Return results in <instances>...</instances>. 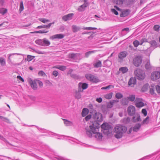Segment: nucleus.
<instances>
[{
    "label": "nucleus",
    "instance_id": "obj_1",
    "mask_svg": "<svg viewBox=\"0 0 160 160\" xmlns=\"http://www.w3.org/2000/svg\"><path fill=\"white\" fill-rule=\"evenodd\" d=\"M127 130V128L125 126L121 125L116 126L114 128V131L116 134L115 137L117 138H120L122 136V134Z\"/></svg>",
    "mask_w": 160,
    "mask_h": 160
},
{
    "label": "nucleus",
    "instance_id": "obj_2",
    "mask_svg": "<svg viewBox=\"0 0 160 160\" xmlns=\"http://www.w3.org/2000/svg\"><path fill=\"white\" fill-rule=\"evenodd\" d=\"M99 125L98 124L97 126L94 125V124H93L92 125L89 126L90 129L91 130L92 133L95 134V137L99 139H102V135L101 133L98 132V129L99 127L98 126Z\"/></svg>",
    "mask_w": 160,
    "mask_h": 160
},
{
    "label": "nucleus",
    "instance_id": "obj_3",
    "mask_svg": "<svg viewBox=\"0 0 160 160\" xmlns=\"http://www.w3.org/2000/svg\"><path fill=\"white\" fill-rule=\"evenodd\" d=\"M134 74L137 77V79L142 80L145 77V74L144 71L140 69H138L134 71Z\"/></svg>",
    "mask_w": 160,
    "mask_h": 160
},
{
    "label": "nucleus",
    "instance_id": "obj_4",
    "mask_svg": "<svg viewBox=\"0 0 160 160\" xmlns=\"http://www.w3.org/2000/svg\"><path fill=\"white\" fill-rule=\"evenodd\" d=\"M35 43L40 45L47 46L50 44V42L46 38H44L42 39H39L35 41Z\"/></svg>",
    "mask_w": 160,
    "mask_h": 160
},
{
    "label": "nucleus",
    "instance_id": "obj_5",
    "mask_svg": "<svg viewBox=\"0 0 160 160\" xmlns=\"http://www.w3.org/2000/svg\"><path fill=\"white\" fill-rule=\"evenodd\" d=\"M86 78L92 82L97 83L100 81V80L97 77L91 74H87L85 75Z\"/></svg>",
    "mask_w": 160,
    "mask_h": 160
},
{
    "label": "nucleus",
    "instance_id": "obj_6",
    "mask_svg": "<svg viewBox=\"0 0 160 160\" xmlns=\"http://www.w3.org/2000/svg\"><path fill=\"white\" fill-rule=\"evenodd\" d=\"M142 59L141 56H138L135 57L133 59V63L136 67L140 66L142 63Z\"/></svg>",
    "mask_w": 160,
    "mask_h": 160
},
{
    "label": "nucleus",
    "instance_id": "obj_7",
    "mask_svg": "<svg viewBox=\"0 0 160 160\" xmlns=\"http://www.w3.org/2000/svg\"><path fill=\"white\" fill-rule=\"evenodd\" d=\"M101 128L104 130L103 132L106 134L108 135L110 133L109 130L111 128V126L107 123H104L101 125Z\"/></svg>",
    "mask_w": 160,
    "mask_h": 160
},
{
    "label": "nucleus",
    "instance_id": "obj_8",
    "mask_svg": "<svg viewBox=\"0 0 160 160\" xmlns=\"http://www.w3.org/2000/svg\"><path fill=\"white\" fill-rule=\"evenodd\" d=\"M94 114L93 115V117L94 120L98 122H101L103 120L102 114L99 113L97 112L94 110Z\"/></svg>",
    "mask_w": 160,
    "mask_h": 160
},
{
    "label": "nucleus",
    "instance_id": "obj_9",
    "mask_svg": "<svg viewBox=\"0 0 160 160\" xmlns=\"http://www.w3.org/2000/svg\"><path fill=\"white\" fill-rule=\"evenodd\" d=\"M160 78V72L158 71H154L151 74V78L152 80H157Z\"/></svg>",
    "mask_w": 160,
    "mask_h": 160
},
{
    "label": "nucleus",
    "instance_id": "obj_10",
    "mask_svg": "<svg viewBox=\"0 0 160 160\" xmlns=\"http://www.w3.org/2000/svg\"><path fill=\"white\" fill-rule=\"evenodd\" d=\"M127 111L129 116H133L135 114L136 111L135 108L132 105L130 106L128 108Z\"/></svg>",
    "mask_w": 160,
    "mask_h": 160
},
{
    "label": "nucleus",
    "instance_id": "obj_11",
    "mask_svg": "<svg viewBox=\"0 0 160 160\" xmlns=\"http://www.w3.org/2000/svg\"><path fill=\"white\" fill-rule=\"evenodd\" d=\"M89 5L88 2H87V0H84V3L82 5L80 6L78 9V10L79 12L84 11L86 8Z\"/></svg>",
    "mask_w": 160,
    "mask_h": 160
},
{
    "label": "nucleus",
    "instance_id": "obj_12",
    "mask_svg": "<svg viewBox=\"0 0 160 160\" xmlns=\"http://www.w3.org/2000/svg\"><path fill=\"white\" fill-rule=\"evenodd\" d=\"M140 99L138 98H136L135 101L136 106L138 108H140L144 106L145 104L144 102L140 101Z\"/></svg>",
    "mask_w": 160,
    "mask_h": 160
},
{
    "label": "nucleus",
    "instance_id": "obj_13",
    "mask_svg": "<svg viewBox=\"0 0 160 160\" xmlns=\"http://www.w3.org/2000/svg\"><path fill=\"white\" fill-rule=\"evenodd\" d=\"M78 88L79 92H82L83 90L85 89L88 87V84L86 83H79L78 84Z\"/></svg>",
    "mask_w": 160,
    "mask_h": 160
},
{
    "label": "nucleus",
    "instance_id": "obj_14",
    "mask_svg": "<svg viewBox=\"0 0 160 160\" xmlns=\"http://www.w3.org/2000/svg\"><path fill=\"white\" fill-rule=\"evenodd\" d=\"M136 83V79L135 77H131L129 79L128 84L131 87H133L134 85H135Z\"/></svg>",
    "mask_w": 160,
    "mask_h": 160
},
{
    "label": "nucleus",
    "instance_id": "obj_15",
    "mask_svg": "<svg viewBox=\"0 0 160 160\" xmlns=\"http://www.w3.org/2000/svg\"><path fill=\"white\" fill-rule=\"evenodd\" d=\"M64 37V35L63 34H57L51 36L50 39L54 40L55 39H61Z\"/></svg>",
    "mask_w": 160,
    "mask_h": 160
},
{
    "label": "nucleus",
    "instance_id": "obj_16",
    "mask_svg": "<svg viewBox=\"0 0 160 160\" xmlns=\"http://www.w3.org/2000/svg\"><path fill=\"white\" fill-rule=\"evenodd\" d=\"M130 12V10L128 9L123 10L120 14V16L121 17H125L128 16Z\"/></svg>",
    "mask_w": 160,
    "mask_h": 160
},
{
    "label": "nucleus",
    "instance_id": "obj_17",
    "mask_svg": "<svg viewBox=\"0 0 160 160\" xmlns=\"http://www.w3.org/2000/svg\"><path fill=\"white\" fill-rule=\"evenodd\" d=\"M73 15V13L68 14L63 16L62 18V19L65 21H66L68 20H71L72 19V17Z\"/></svg>",
    "mask_w": 160,
    "mask_h": 160
},
{
    "label": "nucleus",
    "instance_id": "obj_18",
    "mask_svg": "<svg viewBox=\"0 0 160 160\" xmlns=\"http://www.w3.org/2000/svg\"><path fill=\"white\" fill-rule=\"evenodd\" d=\"M73 71V70L72 69H70L68 72V74H69L70 75V76L72 78L76 79H78L80 78V77L77 75L76 74H73L72 73V72Z\"/></svg>",
    "mask_w": 160,
    "mask_h": 160
},
{
    "label": "nucleus",
    "instance_id": "obj_19",
    "mask_svg": "<svg viewBox=\"0 0 160 160\" xmlns=\"http://www.w3.org/2000/svg\"><path fill=\"white\" fill-rule=\"evenodd\" d=\"M128 54L127 52L126 51H122L120 52L118 54V58L121 60H122L123 58H125Z\"/></svg>",
    "mask_w": 160,
    "mask_h": 160
},
{
    "label": "nucleus",
    "instance_id": "obj_20",
    "mask_svg": "<svg viewBox=\"0 0 160 160\" xmlns=\"http://www.w3.org/2000/svg\"><path fill=\"white\" fill-rule=\"evenodd\" d=\"M93 66L94 68H98L102 67L101 62L99 60H97V61L93 64Z\"/></svg>",
    "mask_w": 160,
    "mask_h": 160
},
{
    "label": "nucleus",
    "instance_id": "obj_21",
    "mask_svg": "<svg viewBox=\"0 0 160 160\" xmlns=\"http://www.w3.org/2000/svg\"><path fill=\"white\" fill-rule=\"evenodd\" d=\"M89 110L88 108H84L82 112V117L86 116L88 113Z\"/></svg>",
    "mask_w": 160,
    "mask_h": 160
},
{
    "label": "nucleus",
    "instance_id": "obj_22",
    "mask_svg": "<svg viewBox=\"0 0 160 160\" xmlns=\"http://www.w3.org/2000/svg\"><path fill=\"white\" fill-rule=\"evenodd\" d=\"M141 128V125L140 123H138L135 125L133 128V130L134 132H137Z\"/></svg>",
    "mask_w": 160,
    "mask_h": 160
},
{
    "label": "nucleus",
    "instance_id": "obj_23",
    "mask_svg": "<svg viewBox=\"0 0 160 160\" xmlns=\"http://www.w3.org/2000/svg\"><path fill=\"white\" fill-rule=\"evenodd\" d=\"M97 50H93L92 51H89L88 52H86L85 54V58H88L89 56L92 53H95L96 51H97Z\"/></svg>",
    "mask_w": 160,
    "mask_h": 160
},
{
    "label": "nucleus",
    "instance_id": "obj_24",
    "mask_svg": "<svg viewBox=\"0 0 160 160\" xmlns=\"http://www.w3.org/2000/svg\"><path fill=\"white\" fill-rule=\"evenodd\" d=\"M72 30L74 32H77L80 29V28L76 25H73L72 26Z\"/></svg>",
    "mask_w": 160,
    "mask_h": 160
},
{
    "label": "nucleus",
    "instance_id": "obj_25",
    "mask_svg": "<svg viewBox=\"0 0 160 160\" xmlns=\"http://www.w3.org/2000/svg\"><path fill=\"white\" fill-rule=\"evenodd\" d=\"M145 68L148 70H150L152 69V66L150 63L149 61H148L145 64Z\"/></svg>",
    "mask_w": 160,
    "mask_h": 160
},
{
    "label": "nucleus",
    "instance_id": "obj_26",
    "mask_svg": "<svg viewBox=\"0 0 160 160\" xmlns=\"http://www.w3.org/2000/svg\"><path fill=\"white\" fill-rule=\"evenodd\" d=\"M128 69L126 67H122L119 69V71L122 72V73H125L128 71Z\"/></svg>",
    "mask_w": 160,
    "mask_h": 160
},
{
    "label": "nucleus",
    "instance_id": "obj_27",
    "mask_svg": "<svg viewBox=\"0 0 160 160\" xmlns=\"http://www.w3.org/2000/svg\"><path fill=\"white\" fill-rule=\"evenodd\" d=\"M131 120L130 118L128 117L127 118H124L122 120V122L124 124H127L130 122Z\"/></svg>",
    "mask_w": 160,
    "mask_h": 160
},
{
    "label": "nucleus",
    "instance_id": "obj_28",
    "mask_svg": "<svg viewBox=\"0 0 160 160\" xmlns=\"http://www.w3.org/2000/svg\"><path fill=\"white\" fill-rule=\"evenodd\" d=\"M121 102L123 105H128V99L125 98H123L121 100Z\"/></svg>",
    "mask_w": 160,
    "mask_h": 160
},
{
    "label": "nucleus",
    "instance_id": "obj_29",
    "mask_svg": "<svg viewBox=\"0 0 160 160\" xmlns=\"http://www.w3.org/2000/svg\"><path fill=\"white\" fill-rule=\"evenodd\" d=\"M80 92H79V89L78 90V91H76L75 92V98L78 99H79L81 98V95L80 93Z\"/></svg>",
    "mask_w": 160,
    "mask_h": 160
},
{
    "label": "nucleus",
    "instance_id": "obj_30",
    "mask_svg": "<svg viewBox=\"0 0 160 160\" xmlns=\"http://www.w3.org/2000/svg\"><path fill=\"white\" fill-rule=\"evenodd\" d=\"M128 100L131 102L134 101L135 99V95H131L128 97Z\"/></svg>",
    "mask_w": 160,
    "mask_h": 160
},
{
    "label": "nucleus",
    "instance_id": "obj_31",
    "mask_svg": "<svg viewBox=\"0 0 160 160\" xmlns=\"http://www.w3.org/2000/svg\"><path fill=\"white\" fill-rule=\"evenodd\" d=\"M48 30H39L37 31H35L32 32H31V33H46L48 32Z\"/></svg>",
    "mask_w": 160,
    "mask_h": 160
},
{
    "label": "nucleus",
    "instance_id": "obj_32",
    "mask_svg": "<svg viewBox=\"0 0 160 160\" xmlns=\"http://www.w3.org/2000/svg\"><path fill=\"white\" fill-rule=\"evenodd\" d=\"M112 92H110L109 93L105 95L104 97L107 99H110L112 97Z\"/></svg>",
    "mask_w": 160,
    "mask_h": 160
},
{
    "label": "nucleus",
    "instance_id": "obj_33",
    "mask_svg": "<svg viewBox=\"0 0 160 160\" xmlns=\"http://www.w3.org/2000/svg\"><path fill=\"white\" fill-rule=\"evenodd\" d=\"M7 12V9L6 8H2L0 9V13L2 15H4Z\"/></svg>",
    "mask_w": 160,
    "mask_h": 160
},
{
    "label": "nucleus",
    "instance_id": "obj_34",
    "mask_svg": "<svg viewBox=\"0 0 160 160\" xmlns=\"http://www.w3.org/2000/svg\"><path fill=\"white\" fill-rule=\"evenodd\" d=\"M54 68H58L61 71H64L66 69V67L64 66H61L58 67H55Z\"/></svg>",
    "mask_w": 160,
    "mask_h": 160
},
{
    "label": "nucleus",
    "instance_id": "obj_35",
    "mask_svg": "<svg viewBox=\"0 0 160 160\" xmlns=\"http://www.w3.org/2000/svg\"><path fill=\"white\" fill-rule=\"evenodd\" d=\"M0 118L3 121L6 122H7L8 123H10V120H9V119L0 116Z\"/></svg>",
    "mask_w": 160,
    "mask_h": 160
},
{
    "label": "nucleus",
    "instance_id": "obj_36",
    "mask_svg": "<svg viewBox=\"0 0 160 160\" xmlns=\"http://www.w3.org/2000/svg\"><path fill=\"white\" fill-rule=\"evenodd\" d=\"M123 95L119 92H117L115 95L116 98L118 99H121L123 97Z\"/></svg>",
    "mask_w": 160,
    "mask_h": 160
},
{
    "label": "nucleus",
    "instance_id": "obj_37",
    "mask_svg": "<svg viewBox=\"0 0 160 160\" xmlns=\"http://www.w3.org/2000/svg\"><path fill=\"white\" fill-rule=\"evenodd\" d=\"M0 63L2 66H4L5 65V61L3 58H0Z\"/></svg>",
    "mask_w": 160,
    "mask_h": 160
},
{
    "label": "nucleus",
    "instance_id": "obj_38",
    "mask_svg": "<svg viewBox=\"0 0 160 160\" xmlns=\"http://www.w3.org/2000/svg\"><path fill=\"white\" fill-rule=\"evenodd\" d=\"M86 134L90 138H91L92 136V132L91 130L90 129V130H88L87 129H86Z\"/></svg>",
    "mask_w": 160,
    "mask_h": 160
},
{
    "label": "nucleus",
    "instance_id": "obj_39",
    "mask_svg": "<svg viewBox=\"0 0 160 160\" xmlns=\"http://www.w3.org/2000/svg\"><path fill=\"white\" fill-rule=\"evenodd\" d=\"M63 120H64V123L66 126H68L71 125L72 122H71L65 119H64Z\"/></svg>",
    "mask_w": 160,
    "mask_h": 160
},
{
    "label": "nucleus",
    "instance_id": "obj_40",
    "mask_svg": "<svg viewBox=\"0 0 160 160\" xmlns=\"http://www.w3.org/2000/svg\"><path fill=\"white\" fill-rule=\"evenodd\" d=\"M35 57V56H31L30 55H28L27 56V58L26 59H27V60L29 62L30 61L32 60Z\"/></svg>",
    "mask_w": 160,
    "mask_h": 160
},
{
    "label": "nucleus",
    "instance_id": "obj_41",
    "mask_svg": "<svg viewBox=\"0 0 160 160\" xmlns=\"http://www.w3.org/2000/svg\"><path fill=\"white\" fill-rule=\"evenodd\" d=\"M125 0H116V3L117 5H122L124 2Z\"/></svg>",
    "mask_w": 160,
    "mask_h": 160
},
{
    "label": "nucleus",
    "instance_id": "obj_42",
    "mask_svg": "<svg viewBox=\"0 0 160 160\" xmlns=\"http://www.w3.org/2000/svg\"><path fill=\"white\" fill-rule=\"evenodd\" d=\"M149 43L151 44V45L153 47H157V43L155 40H152Z\"/></svg>",
    "mask_w": 160,
    "mask_h": 160
},
{
    "label": "nucleus",
    "instance_id": "obj_43",
    "mask_svg": "<svg viewBox=\"0 0 160 160\" xmlns=\"http://www.w3.org/2000/svg\"><path fill=\"white\" fill-rule=\"evenodd\" d=\"M39 20L43 23H45L46 22H50V20L46 19L44 18H40L39 19Z\"/></svg>",
    "mask_w": 160,
    "mask_h": 160
},
{
    "label": "nucleus",
    "instance_id": "obj_44",
    "mask_svg": "<svg viewBox=\"0 0 160 160\" xmlns=\"http://www.w3.org/2000/svg\"><path fill=\"white\" fill-rule=\"evenodd\" d=\"M32 88L34 90H36L37 88V84L35 82H34L31 85Z\"/></svg>",
    "mask_w": 160,
    "mask_h": 160
},
{
    "label": "nucleus",
    "instance_id": "obj_45",
    "mask_svg": "<svg viewBox=\"0 0 160 160\" xmlns=\"http://www.w3.org/2000/svg\"><path fill=\"white\" fill-rule=\"evenodd\" d=\"M24 9V7L23 5V2L22 1H21L20 4V8L19 9V11L21 12Z\"/></svg>",
    "mask_w": 160,
    "mask_h": 160
},
{
    "label": "nucleus",
    "instance_id": "obj_46",
    "mask_svg": "<svg viewBox=\"0 0 160 160\" xmlns=\"http://www.w3.org/2000/svg\"><path fill=\"white\" fill-rule=\"evenodd\" d=\"M133 44L135 47H137L139 45H140V43L138 40H135L133 41Z\"/></svg>",
    "mask_w": 160,
    "mask_h": 160
},
{
    "label": "nucleus",
    "instance_id": "obj_47",
    "mask_svg": "<svg viewBox=\"0 0 160 160\" xmlns=\"http://www.w3.org/2000/svg\"><path fill=\"white\" fill-rule=\"evenodd\" d=\"M148 42V40L146 38H142L140 41V45H142L143 43Z\"/></svg>",
    "mask_w": 160,
    "mask_h": 160
},
{
    "label": "nucleus",
    "instance_id": "obj_48",
    "mask_svg": "<svg viewBox=\"0 0 160 160\" xmlns=\"http://www.w3.org/2000/svg\"><path fill=\"white\" fill-rule=\"evenodd\" d=\"M160 28V27L159 25H155L153 27V29L155 31H158Z\"/></svg>",
    "mask_w": 160,
    "mask_h": 160
},
{
    "label": "nucleus",
    "instance_id": "obj_49",
    "mask_svg": "<svg viewBox=\"0 0 160 160\" xmlns=\"http://www.w3.org/2000/svg\"><path fill=\"white\" fill-rule=\"evenodd\" d=\"M111 87H113V86L112 85H109L108 86L105 87H103L101 89L102 90H105V89H109Z\"/></svg>",
    "mask_w": 160,
    "mask_h": 160
},
{
    "label": "nucleus",
    "instance_id": "obj_50",
    "mask_svg": "<svg viewBox=\"0 0 160 160\" xmlns=\"http://www.w3.org/2000/svg\"><path fill=\"white\" fill-rule=\"evenodd\" d=\"M92 117V115L89 114L86 117L85 120L86 121H88Z\"/></svg>",
    "mask_w": 160,
    "mask_h": 160
},
{
    "label": "nucleus",
    "instance_id": "obj_51",
    "mask_svg": "<svg viewBox=\"0 0 160 160\" xmlns=\"http://www.w3.org/2000/svg\"><path fill=\"white\" fill-rule=\"evenodd\" d=\"M156 88L157 92L158 93H160V86L157 85L156 86Z\"/></svg>",
    "mask_w": 160,
    "mask_h": 160
},
{
    "label": "nucleus",
    "instance_id": "obj_52",
    "mask_svg": "<svg viewBox=\"0 0 160 160\" xmlns=\"http://www.w3.org/2000/svg\"><path fill=\"white\" fill-rule=\"evenodd\" d=\"M113 102H112L111 101L107 105V107L108 108H111L113 106Z\"/></svg>",
    "mask_w": 160,
    "mask_h": 160
},
{
    "label": "nucleus",
    "instance_id": "obj_53",
    "mask_svg": "<svg viewBox=\"0 0 160 160\" xmlns=\"http://www.w3.org/2000/svg\"><path fill=\"white\" fill-rule=\"evenodd\" d=\"M142 113L145 116H146L147 114V111L145 109H143L142 110Z\"/></svg>",
    "mask_w": 160,
    "mask_h": 160
},
{
    "label": "nucleus",
    "instance_id": "obj_54",
    "mask_svg": "<svg viewBox=\"0 0 160 160\" xmlns=\"http://www.w3.org/2000/svg\"><path fill=\"white\" fill-rule=\"evenodd\" d=\"M37 28H47V25H41L38 26Z\"/></svg>",
    "mask_w": 160,
    "mask_h": 160
},
{
    "label": "nucleus",
    "instance_id": "obj_55",
    "mask_svg": "<svg viewBox=\"0 0 160 160\" xmlns=\"http://www.w3.org/2000/svg\"><path fill=\"white\" fill-rule=\"evenodd\" d=\"M52 74L55 77H57L58 74V72L57 71L54 70L52 72Z\"/></svg>",
    "mask_w": 160,
    "mask_h": 160
},
{
    "label": "nucleus",
    "instance_id": "obj_56",
    "mask_svg": "<svg viewBox=\"0 0 160 160\" xmlns=\"http://www.w3.org/2000/svg\"><path fill=\"white\" fill-rule=\"evenodd\" d=\"M76 54L72 53L69 55V57L71 58H75Z\"/></svg>",
    "mask_w": 160,
    "mask_h": 160
},
{
    "label": "nucleus",
    "instance_id": "obj_57",
    "mask_svg": "<svg viewBox=\"0 0 160 160\" xmlns=\"http://www.w3.org/2000/svg\"><path fill=\"white\" fill-rule=\"evenodd\" d=\"M38 74L41 76H43L44 75H45V73L42 71H40L38 73Z\"/></svg>",
    "mask_w": 160,
    "mask_h": 160
},
{
    "label": "nucleus",
    "instance_id": "obj_58",
    "mask_svg": "<svg viewBox=\"0 0 160 160\" xmlns=\"http://www.w3.org/2000/svg\"><path fill=\"white\" fill-rule=\"evenodd\" d=\"M150 92L151 94L153 95L154 94V91L153 88H150Z\"/></svg>",
    "mask_w": 160,
    "mask_h": 160
},
{
    "label": "nucleus",
    "instance_id": "obj_59",
    "mask_svg": "<svg viewBox=\"0 0 160 160\" xmlns=\"http://www.w3.org/2000/svg\"><path fill=\"white\" fill-rule=\"evenodd\" d=\"M112 11L116 15H118V12L115 9H112Z\"/></svg>",
    "mask_w": 160,
    "mask_h": 160
},
{
    "label": "nucleus",
    "instance_id": "obj_60",
    "mask_svg": "<svg viewBox=\"0 0 160 160\" xmlns=\"http://www.w3.org/2000/svg\"><path fill=\"white\" fill-rule=\"evenodd\" d=\"M54 22H52L49 23V24H48V25H47V28H50V27L51 26V25L52 24H54Z\"/></svg>",
    "mask_w": 160,
    "mask_h": 160
},
{
    "label": "nucleus",
    "instance_id": "obj_61",
    "mask_svg": "<svg viewBox=\"0 0 160 160\" xmlns=\"http://www.w3.org/2000/svg\"><path fill=\"white\" fill-rule=\"evenodd\" d=\"M102 98H97L96 99V101L99 103H101V102H102Z\"/></svg>",
    "mask_w": 160,
    "mask_h": 160
},
{
    "label": "nucleus",
    "instance_id": "obj_62",
    "mask_svg": "<svg viewBox=\"0 0 160 160\" xmlns=\"http://www.w3.org/2000/svg\"><path fill=\"white\" fill-rule=\"evenodd\" d=\"M17 78L19 79L22 82H24V79L20 76H18L17 77Z\"/></svg>",
    "mask_w": 160,
    "mask_h": 160
},
{
    "label": "nucleus",
    "instance_id": "obj_63",
    "mask_svg": "<svg viewBox=\"0 0 160 160\" xmlns=\"http://www.w3.org/2000/svg\"><path fill=\"white\" fill-rule=\"evenodd\" d=\"M36 52L39 54H45L46 52H42L39 50L36 51Z\"/></svg>",
    "mask_w": 160,
    "mask_h": 160
},
{
    "label": "nucleus",
    "instance_id": "obj_64",
    "mask_svg": "<svg viewBox=\"0 0 160 160\" xmlns=\"http://www.w3.org/2000/svg\"><path fill=\"white\" fill-rule=\"evenodd\" d=\"M28 81L30 85L32 84L34 82L33 81L32 79L31 78H29L28 79Z\"/></svg>",
    "mask_w": 160,
    "mask_h": 160
}]
</instances>
